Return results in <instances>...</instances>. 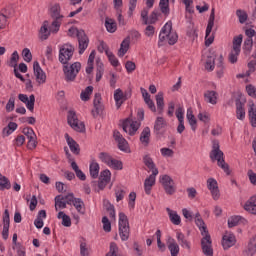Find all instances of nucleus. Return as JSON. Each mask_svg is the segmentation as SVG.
<instances>
[{
	"mask_svg": "<svg viewBox=\"0 0 256 256\" xmlns=\"http://www.w3.org/2000/svg\"><path fill=\"white\" fill-rule=\"evenodd\" d=\"M186 117L188 119L189 125L191 126L192 131H196L197 129V119L195 115H193V109L188 108Z\"/></svg>",
	"mask_w": 256,
	"mask_h": 256,
	"instance_id": "38",
	"label": "nucleus"
},
{
	"mask_svg": "<svg viewBox=\"0 0 256 256\" xmlns=\"http://www.w3.org/2000/svg\"><path fill=\"white\" fill-rule=\"evenodd\" d=\"M33 69H34V75L36 77V81L39 85H43L45 81H47V75L39 65L38 61H35L33 64Z\"/></svg>",
	"mask_w": 256,
	"mask_h": 256,
	"instance_id": "18",
	"label": "nucleus"
},
{
	"mask_svg": "<svg viewBox=\"0 0 256 256\" xmlns=\"http://www.w3.org/2000/svg\"><path fill=\"white\" fill-rule=\"evenodd\" d=\"M71 167L73 171L76 173V177H78L80 181H85V179H87V176H85V173H83V171L79 169V165H77V162H72Z\"/></svg>",
	"mask_w": 256,
	"mask_h": 256,
	"instance_id": "44",
	"label": "nucleus"
},
{
	"mask_svg": "<svg viewBox=\"0 0 256 256\" xmlns=\"http://www.w3.org/2000/svg\"><path fill=\"white\" fill-rule=\"evenodd\" d=\"M102 224L105 233H111V221H109V218H107V216H104L102 218Z\"/></svg>",
	"mask_w": 256,
	"mask_h": 256,
	"instance_id": "61",
	"label": "nucleus"
},
{
	"mask_svg": "<svg viewBox=\"0 0 256 256\" xmlns=\"http://www.w3.org/2000/svg\"><path fill=\"white\" fill-rule=\"evenodd\" d=\"M166 125H167V121H165L164 117H157L154 124L155 133L159 134V131H161V129H165Z\"/></svg>",
	"mask_w": 256,
	"mask_h": 256,
	"instance_id": "41",
	"label": "nucleus"
},
{
	"mask_svg": "<svg viewBox=\"0 0 256 256\" xmlns=\"http://www.w3.org/2000/svg\"><path fill=\"white\" fill-rule=\"evenodd\" d=\"M243 43V34H240L238 36H235L233 38V48L231 53L228 56V61L234 65V63H237L239 53H241V44Z\"/></svg>",
	"mask_w": 256,
	"mask_h": 256,
	"instance_id": "8",
	"label": "nucleus"
},
{
	"mask_svg": "<svg viewBox=\"0 0 256 256\" xmlns=\"http://www.w3.org/2000/svg\"><path fill=\"white\" fill-rule=\"evenodd\" d=\"M19 61V53L17 51H14L11 55L9 67H14V69L17 67V62Z\"/></svg>",
	"mask_w": 256,
	"mask_h": 256,
	"instance_id": "59",
	"label": "nucleus"
},
{
	"mask_svg": "<svg viewBox=\"0 0 256 256\" xmlns=\"http://www.w3.org/2000/svg\"><path fill=\"white\" fill-rule=\"evenodd\" d=\"M207 189H209L214 201H218L219 197H221V193L219 192V184L215 178H209L207 180Z\"/></svg>",
	"mask_w": 256,
	"mask_h": 256,
	"instance_id": "17",
	"label": "nucleus"
},
{
	"mask_svg": "<svg viewBox=\"0 0 256 256\" xmlns=\"http://www.w3.org/2000/svg\"><path fill=\"white\" fill-rule=\"evenodd\" d=\"M104 206L109 212L110 219L115 220V206L109 202V200H104Z\"/></svg>",
	"mask_w": 256,
	"mask_h": 256,
	"instance_id": "50",
	"label": "nucleus"
},
{
	"mask_svg": "<svg viewBox=\"0 0 256 256\" xmlns=\"http://www.w3.org/2000/svg\"><path fill=\"white\" fill-rule=\"evenodd\" d=\"M68 33L70 37L76 35L79 43V55H83L87 47H89V37H87V34H85V30H79L72 27L68 30Z\"/></svg>",
	"mask_w": 256,
	"mask_h": 256,
	"instance_id": "3",
	"label": "nucleus"
},
{
	"mask_svg": "<svg viewBox=\"0 0 256 256\" xmlns=\"http://www.w3.org/2000/svg\"><path fill=\"white\" fill-rule=\"evenodd\" d=\"M245 211L251 213L252 215H256V196L250 197L244 205Z\"/></svg>",
	"mask_w": 256,
	"mask_h": 256,
	"instance_id": "32",
	"label": "nucleus"
},
{
	"mask_svg": "<svg viewBox=\"0 0 256 256\" xmlns=\"http://www.w3.org/2000/svg\"><path fill=\"white\" fill-rule=\"evenodd\" d=\"M129 97H131V92L123 93V90L119 88L116 89L114 91V100H115L117 109H121V105H123V103H125V101L129 99Z\"/></svg>",
	"mask_w": 256,
	"mask_h": 256,
	"instance_id": "15",
	"label": "nucleus"
},
{
	"mask_svg": "<svg viewBox=\"0 0 256 256\" xmlns=\"http://www.w3.org/2000/svg\"><path fill=\"white\" fill-rule=\"evenodd\" d=\"M62 71L64 73V79L67 83H73L75 79H77V75H79V71H81L80 62H74L71 65L63 64Z\"/></svg>",
	"mask_w": 256,
	"mask_h": 256,
	"instance_id": "4",
	"label": "nucleus"
},
{
	"mask_svg": "<svg viewBox=\"0 0 256 256\" xmlns=\"http://www.w3.org/2000/svg\"><path fill=\"white\" fill-rule=\"evenodd\" d=\"M15 109V95L11 94L7 104H6V111L7 113H11Z\"/></svg>",
	"mask_w": 256,
	"mask_h": 256,
	"instance_id": "56",
	"label": "nucleus"
},
{
	"mask_svg": "<svg viewBox=\"0 0 256 256\" xmlns=\"http://www.w3.org/2000/svg\"><path fill=\"white\" fill-rule=\"evenodd\" d=\"M61 195H58L55 197V209L58 211L59 209H66L67 208V202L64 199H61ZM59 207V208H58Z\"/></svg>",
	"mask_w": 256,
	"mask_h": 256,
	"instance_id": "49",
	"label": "nucleus"
},
{
	"mask_svg": "<svg viewBox=\"0 0 256 256\" xmlns=\"http://www.w3.org/2000/svg\"><path fill=\"white\" fill-rule=\"evenodd\" d=\"M113 137L116 143H118V149H120V151H127V149H129V143L119 130H114Z\"/></svg>",
	"mask_w": 256,
	"mask_h": 256,
	"instance_id": "19",
	"label": "nucleus"
},
{
	"mask_svg": "<svg viewBox=\"0 0 256 256\" xmlns=\"http://www.w3.org/2000/svg\"><path fill=\"white\" fill-rule=\"evenodd\" d=\"M75 53V47L69 43L63 44L59 47L58 61L61 65L69 64V61L73 59Z\"/></svg>",
	"mask_w": 256,
	"mask_h": 256,
	"instance_id": "5",
	"label": "nucleus"
},
{
	"mask_svg": "<svg viewBox=\"0 0 256 256\" xmlns=\"http://www.w3.org/2000/svg\"><path fill=\"white\" fill-rule=\"evenodd\" d=\"M73 206L80 215H85V202L81 198H75Z\"/></svg>",
	"mask_w": 256,
	"mask_h": 256,
	"instance_id": "42",
	"label": "nucleus"
},
{
	"mask_svg": "<svg viewBox=\"0 0 256 256\" xmlns=\"http://www.w3.org/2000/svg\"><path fill=\"white\" fill-rule=\"evenodd\" d=\"M119 236L121 241H129V236L131 235V228L129 227V218L125 213H119Z\"/></svg>",
	"mask_w": 256,
	"mask_h": 256,
	"instance_id": "6",
	"label": "nucleus"
},
{
	"mask_svg": "<svg viewBox=\"0 0 256 256\" xmlns=\"http://www.w3.org/2000/svg\"><path fill=\"white\" fill-rule=\"evenodd\" d=\"M236 117L240 121L245 119V103L241 101V99H236Z\"/></svg>",
	"mask_w": 256,
	"mask_h": 256,
	"instance_id": "28",
	"label": "nucleus"
},
{
	"mask_svg": "<svg viewBox=\"0 0 256 256\" xmlns=\"http://www.w3.org/2000/svg\"><path fill=\"white\" fill-rule=\"evenodd\" d=\"M5 189H11V182L8 177L0 173V190L5 191Z\"/></svg>",
	"mask_w": 256,
	"mask_h": 256,
	"instance_id": "45",
	"label": "nucleus"
},
{
	"mask_svg": "<svg viewBox=\"0 0 256 256\" xmlns=\"http://www.w3.org/2000/svg\"><path fill=\"white\" fill-rule=\"evenodd\" d=\"M108 167H112V169H115L116 171H121V169H123V162L112 158L108 164Z\"/></svg>",
	"mask_w": 256,
	"mask_h": 256,
	"instance_id": "55",
	"label": "nucleus"
},
{
	"mask_svg": "<svg viewBox=\"0 0 256 256\" xmlns=\"http://www.w3.org/2000/svg\"><path fill=\"white\" fill-rule=\"evenodd\" d=\"M99 159L102 161V163H106V165H109V163H111V159H113V157H111V155H109V153H107V152H101L99 154Z\"/></svg>",
	"mask_w": 256,
	"mask_h": 256,
	"instance_id": "60",
	"label": "nucleus"
},
{
	"mask_svg": "<svg viewBox=\"0 0 256 256\" xmlns=\"http://www.w3.org/2000/svg\"><path fill=\"white\" fill-rule=\"evenodd\" d=\"M104 25L108 33H115L117 31V22L113 18L106 17Z\"/></svg>",
	"mask_w": 256,
	"mask_h": 256,
	"instance_id": "35",
	"label": "nucleus"
},
{
	"mask_svg": "<svg viewBox=\"0 0 256 256\" xmlns=\"http://www.w3.org/2000/svg\"><path fill=\"white\" fill-rule=\"evenodd\" d=\"M156 105H157L158 111H160V113H163V109L165 107L163 92H158V94L156 95Z\"/></svg>",
	"mask_w": 256,
	"mask_h": 256,
	"instance_id": "46",
	"label": "nucleus"
},
{
	"mask_svg": "<svg viewBox=\"0 0 256 256\" xmlns=\"http://www.w3.org/2000/svg\"><path fill=\"white\" fill-rule=\"evenodd\" d=\"M211 161H217L218 167H221L226 175H231L229 164L225 162V154L221 150H215L210 152Z\"/></svg>",
	"mask_w": 256,
	"mask_h": 256,
	"instance_id": "7",
	"label": "nucleus"
},
{
	"mask_svg": "<svg viewBox=\"0 0 256 256\" xmlns=\"http://www.w3.org/2000/svg\"><path fill=\"white\" fill-rule=\"evenodd\" d=\"M18 99L22 103H25L28 110L33 112L35 109V95L32 94L28 97L27 94H19Z\"/></svg>",
	"mask_w": 256,
	"mask_h": 256,
	"instance_id": "21",
	"label": "nucleus"
},
{
	"mask_svg": "<svg viewBox=\"0 0 256 256\" xmlns=\"http://www.w3.org/2000/svg\"><path fill=\"white\" fill-rule=\"evenodd\" d=\"M204 101L210 103V105H217V92L213 90H207L204 93Z\"/></svg>",
	"mask_w": 256,
	"mask_h": 256,
	"instance_id": "33",
	"label": "nucleus"
},
{
	"mask_svg": "<svg viewBox=\"0 0 256 256\" xmlns=\"http://www.w3.org/2000/svg\"><path fill=\"white\" fill-rule=\"evenodd\" d=\"M53 31H51V27H49V21H44L42 27L40 28V39L45 41L49 39V35H51Z\"/></svg>",
	"mask_w": 256,
	"mask_h": 256,
	"instance_id": "29",
	"label": "nucleus"
},
{
	"mask_svg": "<svg viewBox=\"0 0 256 256\" xmlns=\"http://www.w3.org/2000/svg\"><path fill=\"white\" fill-rule=\"evenodd\" d=\"M68 125L77 131V133H85V123L79 122V118H77V113L74 110L68 111L67 115Z\"/></svg>",
	"mask_w": 256,
	"mask_h": 256,
	"instance_id": "11",
	"label": "nucleus"
},
{
	"mask_svg": "<svg viewBox=\"0 0 256 256\" xmlns=\"http://www.w3.org/2000/svg\"><path fill=\"white\" fill-rule=\"evenodd\" d=\"M155 177H157V174L152 173L148 178L144 181V190L146 195H151V189L153 185H155Z\"/></svg>",
	"mask_w": 256,
	"mask_h": 256,
	"instance_id": "30",
	"label": "nucleus"
},
{
	"mask_svg": "<svg viewBox=\"0 0 256 256\" xmlns=\"http://www.w3.org/2000/svg\"><path fill=\"white\" fill-rule=\"evenodd\" d=\"M248 117L252 127H256V108L255 103L252 102L248 109Z\"/></svg>",
	"mask_w": 256,
	"mask_h": 256,
	"instance_id": "39",
	"label": "nucleus"
},
{
	"mask_svg": "<svg viewBox=\"0 0 256 256\" xmlns=\"http://www.w3.org/2000/svg\"><path fill=\"white\" fill-rule=\"evenodd\" d=\"M109 181H111V171L109 170H103L100 173V178H99V182H98V188L103 191V189H105V187H107V184L109 183Z\"/></svg>",
	"mask_w": 256,
	"mask_h": 256,
	"instance_id": "22",
	"label": "nucleus"
},
{
	"mask_svg": "<svg viewBox=\"0 0 256 256\" xmlns=\"http://www.w3.org/2000/svg\"><path fill=\"white\" fill-rule=\"evenodd\" d=\"M176 239L179 245H181V247H184L185 249H188V250L191 249V244L189 243L187 238H185V234H183L182 232H177Z\"/></svg>",
	"mask_w": 256,
	"mask_h": 256,
	"instance_id": "37",
	"label": "nucleus"
},
{
	"mask_svg": "<svg viewBox=\"0 0 256 256\" xmlns=\"http://www.w3.org/2000/svg\"><path fill=\"white\" fill-rule=\"evenodd\" d=\"M167 245L171 256L179 255V244L172 237L168 238Z\"/></svg>",
	"mask_w": 256,
	"mask_h": 256,
	"instance_id": "34",
	"label": "nucleus"
},
{
	"mask_svg": "<svg viewBox=\"0 0 256 256\" xmlns=\"http://www.w3.org/2000/svg\"><path fill=\"white\" fill-rule=\"evenodd\" d=\"M178 39L179 36L177 35V32L173 31V22L169 21L161 29L158 47H163V45H167V43L168 45H175Z\"/></svg>",
	"mask_w": 256,
	"mask_h": 256,
	"instance_id": "1",
	"label": "nucleus"
},
{
	"mask_svg": "<svg viewBox=\"0 0 256 256\" xmlns=\"http://www.w3.org/2000/svg\"><path fill=\"white\" fill-rule=\"evenodd\" d=\"M256 253V235L250 239L248 249L245 251L246 256H253Z\"/></svg>",
	"mask_w": 256,
	"mask_h": 256,
	"instance_id": "40",
	"label": "nucleus"
},
{
	"mask_svg": "<svg viewBox=\"0 0 256 256\" xmlns=\"http://www.w3.org/2000/svg\"><path fill=\"white\" fill-rule=\"evenodd\" d=\"M211 241V235L206 234L201 240L202 252L205 256H213V246Z\"/></svg>",
	"mask_w": 256,
	"mask_h": 256,
	"instance_id": "16",
	"label": "nucleus"
},
{
	"mask_svg": "<svg viewBox=\"0 0 256 256\" xmlns=\"http://www.w3.org/2000/svg\"><path fill=\"white\" fill-rule=\"evenodd\" d=\"M65 139L67 141L68 147L70 148V151L74 154V155H79V153H81V148L79 147V144L77 143V141H75L71 136H69V134H65Z\"/></svg>",
	"mask_w": 256,
	"mask_h": 256,
	"instance_id": "23",
	"label": "nucleus"
},
{
	"mask_svg": "<svg viewBox=\"0 0 256 256\" xmlns=\"http://www.w3.org/2000/svg\"><path fill=\"white\" fill-rule=\"evenodd\" d=\"M130 45L131 37L127 36L120 44V49L118 50V57H125V54L129 51Z\"/></svg>",
	"mask_w": 256,
	"mask_h": 256,
	"instance_id": "27",
	"label": "nucleus"
},
{
	"mask_svg": "<svg viewBox=\"0 0 256 256\" xmlns=\"http://www.w3.org/2000/svg\"><path fill=\"white\" fill-rule=\"evenodd\" d=\"M140 16L143 25H155L159 21V17H161V12L153 10L149 16V8H146L141 11Z\"/></svg>",
	"mask_w": 256,
	"mask_h": 256,
	"instance_id": "9",
	"label": "nucleus"
},
{
	"mask_svg": "<svg viewBox=\"0 0 256 256\" xmlns=\"http://www.w3.org/2000/svg\"><path fill=\"white\" fill-rule=\"evenodd\" d=\"M247 225V219L242 216H231L228 218V227H237V225Z\"/></svg>",
	"mask_w": 256,
	"mask_h": 256,
	"instance_id": "26",
	"label": "nucleus"
},
{
	"mask_svg": "<svg viewBox=\"0 0 256 256\" xmlns=\"http://www.w3.org/2000/svg\"><path fill=\"white\" fill-rule=\"evenodd\" d=\"M99 163L97 162H92L89 166V171H90V176L92 179H97L99 177Z\"/></svg>",
	"mask_w": 256,
	"mask_h": 256,
	"instance_id": "43",
	"label": "nucleus"
},
{
	"mask_svg": "<svg viewBox=\"0 0 256 256\" xmlns=\"http://www.w3.org/2000/svg\"><path fill=\"white\" fill-rule=\"evenodd\" d=\"M140 143L143 147H149L151 143V128L145 127L140 134Z\"/></svg>",
	"mask_w": 256,
	"mask_h": 256,
	"instance_id": "24",
	"label": "nucleus"
},
{
	"mask_svg": "<svg viewBox=\"0 0 256 256\" xmlns=\"http://www.w3.org/2000/svg\"><path fill=\"white\" fill-rule=\"evenodd\" d=\"M214 25H215V8H212L210 17L208 20V25L206 28V35H205L206 47H210L211 45H213V41H215V35L214 34L211 35Z\"/></svg>",
	"mask_w": 256,
	"mask_h": 256,
	"instance_id": "10",
	"label": "nucleus"
},
{
	"mask_svg": "<svg viewBox=\"0 0 256 256\" xmlns=\"http://www.w3.org/2000/svg\"><path fill=\"white\" fill-rule=\"evenodd\" d=\"M22 57L26 63H31L33 60V54H31V50H29V48H24L22 50Z\"/></svg>",
	"mask_w": 256,
	"mask_h": 256,
	"instance_id": "57",
	"label": "nucleus"
},
{
	"mask_svg": "<svg viewBox=\"0 0 256 256\" xmlns=\"http://www.w3.org/2000/svg\"><path fill=\"white\" fill-rule=\"evenodd\" d=\"M195 223L197 227H199L200 231H202V235L206 236L209 234V231H207V226H205V221H203L202 218L195 219Z\"/></svg>",
	"mask_w": 256,
	"mask_h": 256,
	"instance_id": "51",
	"label": "nucleus"
},
{
	"mask_svg": "<svg viewBox=\"0 0 256 256\" xmlns=\"http://www.w3.org/2000/svg\"><path fill=\"white\" fill-rule=\"evenodd\" d=\"M143 163L146 165L154 175H159V169H157V166L155 165V162H153V158L149 155H145L143 157Z\"/></svg>",
	"mask_w": 256,
	"mask_h": 256,
	"instance_id": "31",
	"label": "nucleus"
},
{
	"mask_svg": "<svg viewBox=\"0 0 256 256\" xmlns=\"http://www.w3.org/2000/svg\"><path fill=\"white\" fill-rule=\"evenodd\" d=\"M159 8H160L161 13H163V15H165L167 17V15H169V13H170L169 0H160Z\"/></svg>",
	"mask_w": 256,
	"mask_h": 256,
	"instance_id": "48",
	"label": "nucleus"
},
{
	"mask_svg": "<svg viewBox=\"0 0 256 256\" xmlns=\"http://www.w3.org/2000/svg\"><path fill=\"white\" fill-rule=\"evenodd\" d=\"M251 49H253V39L246 38L243 45L245 55H249V53H251Z\"/></svg>",
	"mask_w": 256,
	"mask_h": 256,
	"instance_id": "52",
	"label": "nucleus"
},
{
	"mask_svg": "<svg viewBox=\"0 0 256 256\" xmlns=\"http://www.w3.org/2000/svg\"><path fill=\"white\" fill-rule=\"evenodd\" d=\"M3 230L2 239L7 241L9 239V227H11V217L9 215V210L5 209L2 216Z\"/></svg>",
	"mask_w": 256,
	"mask_h": 256,
	"instance_id": "14",
	"label": "nucleus"
},
{
	"mask_svg": "<svg viewBox=\"0 0 256 256\" xmlns=\"http://www.w3.org/2000/svg\"><path fill=\"white\" fill-rule=\"evenodd\" d=\"M236 16L239 19V23H241L243 25V23H245L247 21V19L249 18V15H247V12L245 10L242 9H238L236 10Z\"/></svg>",
	"mask_w": 256,
	"mask_h": 256,
	"instance_id": "53",
	"label": "nucleus"
},
{
	"mask_svg": "<svg viewBox=\"0 0 256 256\" xmlns=\"http://www.w3.org/2000/svg\"><path fill=\"white\" fill-rule=\"evenodd\" d=\"M118 250H119V247H117V244L115 242H112L110 244V251L106 254V256H117Z\"/></svg>",
	"mask_w": 256,
	"mask_h": 256,
	"instance_id": "64",
	"label": "nucleus"
},
{
	"mask_svg": "<svg viewBox=\"0 0 256 256\" xmlns=\"http://www.w3.org/2000/svg\"><path fill=\"white\" fill-rule=\"evenodd\" d=\"M105 54L107 55L112 67H119V60L117 59V57H115V54H113V52L109 51V49H106Z\"/></svg>",
	"mask_w": 256,
	"mask_h": 256,
	"instance_id": "47",
	"label": "nucleus"
},
{
	"mask_svg": "<svg viewBox=\"0 0 256 256\" xmlns=\"http://www.w3.org/2000/svg\"><path fill=\"white\" fill-rule=\"evenodd\" d=\"M166 211L173 225H181V216L177 214V211H173L170 208H167Z\"/></svg>",
	"mask_w": 256,
	"mask_h": 256,
	"instance_id": "36",
	"label": "nucleus"
},
{
	"mask_svg": "<svg viewBox=\"0 0 256 256\" xmlns=\"http://www.w3.org/2000/svg\"><path fill=\"white\" fill-rule=\"evenodd\" d=\"M103 109H105V107L103 103H101V94L96 93L94 96V109L92 110L93 117H99V115L103 113Z\"/></svg>",
	"mask_w": 256,
	"mask_h": 256,
	"instance_id": "20",
	"label": "nucleus"
},
{
	"mask_svg": "<svg viewBox=\"0 0 256 256\" xmlns=\"http://www.w3.org/2000/svg\"><path fill=\"white\" fill-rule=\"evenodd\" d=\"M235 243H237V240L235 239V235H233L231 233H226L222 237L223 249H230V247H233V245H235Z\"/></svg>",
	"mask_w": 256,
	"mask_h": 256,
	"instance_id": "25",
	"label": "nucleus"
},
{
	"mask_svg": "<svg viewBox=\"0 0 256 256\" xmlns=\"http://www.w3.org/2000/svg\"><path fill=\"white\" fill-rule=\"evenodd\" d=\"M144 34L146 37H153L155 35V28L151 24H147L146 28L144 29Z\"/></svg>",
	"mask_w": 256,
	"mask_h": 256,
	"instance_id": "63",
	"label": "nucleus"
},
{
	"mask_svg": "<svg viewBox=\"0 0 256 256\" xmlns=\"http://www.w3.org/2000/svg\"><path fill=\"white\" fill-rule=\"evenodd\" d=\"M160 183L163 185L167 195H174L175 191H177V188H175V181H173V178L167 174L160 177Z\"/></svg>",
	"mask_w": 256,
	"mask_h": 256,
	"instance_id": "13",
	"label": "nucleus"
},
{
	"mask_svg": "<svg viewBox=\"0 0 256 256\" xmlns=\"http://www.w3.org/2000/svg\"><path fill=\"white\" fill-rule=\"evenodd\" d=\"M205 69L207 71H213L215 69V58L213 57H208L206 64H205Z\"/></svg>",
	"mask_w": 256,
	"mask_h": 256,
	"instance_id": "62",
	"label": "nucleus"
},
{
	"mask_svg": "<svg viewBox=\"0 0 256 256\" xmlns=\"http://www.w3.org/2000/svg\"><path fill=\"white\" fill-rule=\"evenodd\" d=\"M15 11L13 10L12 6H6L1 10V15H4L6 19H9L10 17H13Z\"/></svg>",
	"mask_w": 256,
	"mask_h": 256,
	"instance_id": "58",
	"label": "nucleus"
},
{
	"mask_svg": "<svg viewBox=\"0 0 256 256\" xmlns=\"http://www.w3.org/2000/svg\"><path fill=\"white\" fill-rule=\"evenodd\" d=\"M93 93V86H87L84 91L80 94V99L82 101H89V95Z\"/></svg>",
	"mask_w": 256,
	"mask_h": 256,
	"instance_id": "54",
	"label": "nucleus"
},
{
	"mask_svg": "<svg viewBox=\"0 0 256 256\" xmlns=\"http://www.w3.org/2000/svg\"><path fill=\"white\" fill-rule=\"evenodd\" d=\"M139 127H141V122L137 120H132L127 118L122 123V129L124 133H128V135H135L137 131H139Z\"/></svg>",
	"mask_w": 256,
	"mask_h": 256,
	"instance_id": "12",
	"label": "nucleus"
},
{
	"mask_svg": "<svg viewBox=\"0 0 256 256\" xmlns=\"http://www.w3.org/2000/svg\"><path fill=\"white\" fill-rule=\"evenodd\" d=\"M50 17L52 19L50 31H52V33H58L61 24L63 23V19H65V16L61 14V5L59 3L54 4L50 8Z\"/></svg>",
	"mask_w": 256,
	"mask_h": 256,
	"instance_id": "2",
	"label": "nucleus"
}]
</instances>
